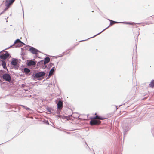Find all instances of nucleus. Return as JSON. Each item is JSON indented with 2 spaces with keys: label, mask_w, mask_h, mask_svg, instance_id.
Here are the masks:
<instances>
[{
  "label": "nucleus",
  "mask_w": 154,
  "mask_h": 154,
  "mask_svg": "<svg viewBox=\"0 0 154 154\" xmlns=\"http://www.w3.org/2000/svg\"><path fill=\"white\" fill-rule=\"evenodd\" d=\"M10 56V57H11L9 54L6 51L3 50L0 52V58H8Z\"/></svg>",
  "instance_id": "nucleus-1"
},
{
  "label": "nucleus",
  "mask_w": 154,
  "mask_h": 154,
  "mask_svg": "<svg viewBox=\"0 0 154 154\" xmlns=\"http://www.w3.org/2000/svg\"><path fill=\"white\" fill-rule=\"evenodd\" d=\"M38 58H40V57H38Z\"/></svg>",
  "instance_id": "nucleus-33"
},
{
  "label": "nucleus",
  "mask_w": 154,
  "mask_h": 154,
  "mask_svg": "<svg viewBox=\"0 0 154 154\" xmlns=\"http://www.w3.org/2000/svg\"><path fill=\"white\" fill-rule=\"evenodd\" d=\"M2 66H3V68L5 69H7V68L6 67V63H5V62L3 61H2Z\"/></svg>",
  "instance_id": "nucleus-15"
},
{
  "label": "nucleus",
  "mask_w": 154,
  "mask_h": 154,
  "mask_svg": "<svg viewBox=\"0 0 154 154\" xmlns=\"http://www.w3.org/2000/svg\"><path fill=\"white\" fill-rule=\"evenodd\" d=\"M95 115H97V113H95Z\"/></svg>",
  "instance_id": "nucleus-32"
},
{
  "label": "nucleus",
  "mask_w": 154,
  "mask_h": 154,
  "mask_svg": "<svg viewBox=\"0 0 154 154\" xmlns=\"http://www.w3.org/2000/svg\"><path fill=\"white\" fill-rule=\"evenodd\" d=\"M62 56V55H60L58 56L57 57H56V58H57V57H61Z\"/></svg>",
  "instance_id": "nucleus-24"
},
{
  "label": "nucleus",
  "mask_w": 154,
  "mask_h": 154,
  "mask_svg": "<svg viewBox=\"0 0 154 154\" xmlns=\"http://www.w3.org/2000/svg\"><path fill=\"white\" fill-rule=\"evenodd\" d=\"M29 51L31 53L35 54H37L38 52H40L38 50L33 47L30 48Z\"/></svg>",
  "instance_id": "nucleus-6"
},
{
  "label": "nucleus",
  "mask_w": 154,
  "mask_h": 154,
  "mask_svg": "<svg viewBox=\"0 0 154 154\" xmlns=\"http://www.w3.org/2000/svg\"><path fill=\"white\" fill-rule=\"evenodd\" d=\"M6 10H4L0 14V15L1 14H3V13H4L5 11Z\"/></svg>",
  "instance_id": "nucleus-23"
},
{
  "label": "nucleus",
  "mask_w": 154,
  "mask_h": 154,
  "mask_svg": "<svg viewBox=\"0 0 154 154\" xmlns=\"http://www.w3.org/2000/svg\"><path fill=\"white\" fill-rule=\"evenodd\" d=\"M0 73H4V72H3V71H1L0 72Z\"/></svg>",
  "instance_id": "nucleus-25"
},
{
  "label": "nucleus",
  "mask_w": 154,
  "mask_h": 154,
  "mask_svg": "<svg viewBox=\"0 0 154 154\" xmlns=\"http://www.w3.org/2000/svg\"><path fill=\"white\" fill-rule=\"evenodd\" d=\"M15 0H10L8 1H6V6H8L11 4Z\"/></svg>",
  "instance_id": "nucleus-10"
},
{
  "label": "nucleus",
  "mask_w": 154,
  "mask_h": 154,
  "mask_svg": "<svg viewBox=\"0 0 154 154\" xmlns=\"http://www.w3.org/2000/svg\"><path fill=\"white\" fill-rule=\"evenodd\" d=\"M118 23V22H115V23Z\"/></svg>",
  "instance_id": "nucleus-29"
},
{
  "label": "nucleus",
  "mask_w": 154,
  "mask_h": 154,
  "mask_svg": "<svg viewBox=\"0 0 154 154\" xmlns=\"http://www.w3.org/2000/svg\"><path fill=\"white\" fill-rule=\"evenodd\" d=\"M57 109L59 110H61L63 107V102L60 100L57 103Z\"/></svg>",
  "instance_id": "nucleus-8"
},
{
  "label": "nucleus",
  "mask_w": 154,
  "mask_h": 154,
  "mask_svg": "<svg viewBox=\"0 0 154 154\" xmlns=\"http://www.w3.org/2000/svg\"><path fill=\"white\" fill-rule=\"evenodd\" d=\"M45 75V73L44 72H41L36 73L34 75H33V76H34L33 78L35 77L38 78L44 76Z\"/></svg>",
  "instance_id": "nucleus-3"
},
{
  "label": "nucleus",
  "mask_w": 154,
  "mask_h": 154,
  "mask_svg": "<svg viewBox=\"0 0 154 154\" xmlns=\"http://www.w3.org/2000/svg\"><path fill=\"white\" fill-rule=\"evenodd\" d=\"M21 106H22L23 107L25 108L27 110H28V109H29L28 108H27V107H25V106H23V105H21Z\"/></svg>",
  "instance_id": "nucleus-20"
},
{
  "label": "nucleus",
  "mask_w": 154,
  "mask_h": 154,
  "mask_svg": "<svg viewBox=\"0 0 154 154\" xmlns=\"http://www.w3.org/2000/svg\"><path fill=\"white\" fill-rule=\"evenodd\" d=\"M123 128L124 130V132H125L130 129V128L128 125L126 124H125L123 125Z\"/></svg>",
  "instance_id": "nucleus-7"
},
{
  "label": "nucleus",
  "mask_w": 154,
  "mask_h": 154,
  "mask_svg": "<svg viewBox=\"0 0 154 154\" xmlns=\"http://www.w3.org/2000/svg\"><path fill=\"white\" fill-rule=\"evenodd\" d=\"M48 110V111L50 112V113H52V112H51V109H50L49 108L48 109H47Z\"/></svg>",
  "instance_id": "nucleus-21"
},
{
  "label": "nucleus",
  "mask_w": 154,
  "mask_h": 154,
  "mask_svg": "<svg viewBox=\"0 0 154 154\" xmlns=\"http://www.w3.org/2000/svg\"><path fill=\"white\" fill-rule=\"evenodd\" d=\"M93 119H98L101 120H103L105 119V118H103L102 117L99 116L98 115H97L95 117H94Z\"/></svg>",
  "instance_id": "nucleus-14"
},
{
  "label": "nucleus",
  "mask_w": 154,
  "mask_h": 154,
  "mask_svg": "<svg viewBox=\"0 0 154 154\" xmlns=\"http://www.w3.org/2000/svg\"><path fill=\"white\" fill-rule=\"evenodd\" d=\"M50 57H54V56H51Z\"/></svg>",
  "instance_id": "nucleus-31"
},
{
  "label": "nucleus",
  "mask_w": 154,
  "mask_h": 154,
  "mask_svg": "<svg viewBox=\"0 0 154 154\" xmlns=\"http://www.w3.org/2000/svg\"><path fill=\"white\" fill-rule=\"evenodd\" d=\"M109 26H108L104 30H103V31H102L101 32H100L98 34H97V35H95V36H93V37H94V36H95L98 35H99V34H100V33H101V32H102L103 31H104V30H105V29H107L108 27H109Z\"/></svg>",
  "instance_id": "nucleus-19"
},
{
  "label": "nucleus",
  "mask_w": 154,
  "mask_h": 154,
  "mask_svg": "<svg viewBox=\"0 0 154 154\" xmlns=\"http://www.w3.org/2000/svg\"><path fill=\"white\" fill-rule=\"evenodd\" d=\"M44 61H41V63H44L45 65L48 63L50 60V58H44Z\"/></svg>",
  "instance_id": "nucleus-9"
},
{
  "label": "nucleus",
  "mask_w": 154,
  "mask_h": 154,
  "mask_svg": "<svg viewBox=\"0 0 154 154\" xmlns=\"http://www.w3.org/2000/svg\"><path fill=\"white\" fill-rule=\"evenodd\" d=\"M125 23L127 24H130V25L132 24V23H130V22H125Z\"/></svg>",
  "instance_id": "nucleus-22"
},
{
  "label": "nucleus",
  "mask_w": 154,
  "mask_h": 154,
  "mask_svg": "<svg viewBox=\"0 0 154 154\" xmlns=\"http://www.w3.org/2000/svg\"><path fill=\"white\" fill-rule=\"evenodd\" d=\"M23 45H24V43L18 39H17L13 44V45H15L16 47L22 46Z\"/></svg>",
  "instance_id": "nucleus-2"
},
{
  "label": "nucleus",
  "mask_w": 154,
  "mask_h": 154,
  "mask_svg": "<svg viewBox=\"0 0 154 154\" xmlns=\"http://www.w3.org/2000/svg\"><path fill=\"white\" fill-rule=\"evenodd\" d=\"M109 20L110 21V25H113V24H115V21H112L111 20Z\"/></svg>",
  "instance_id": "nucleus-18"
},
{
  "label": "nucleus",
  "mask_w": 154,
  "mask_h": 154,
  "mask_svg": "<svg viewBox=\"0 0 154 154\" xmlns=\"http://www.w3.org/2000/svg\"><path fill=\"white\" fill-rule=\"evenodd\" d=\"M24 71L26 73H28L30 72V70L28 68H25L24 69Z\"/></svg>",
  "instance_id": "nucleus-16"
},
{
  "label": "nucleus",
  "mask_w": 154,
  "mask_h": 154,
  "mask_svg": "<svg viewBox=\"0 0 154 154\" xmlns=\"http://www.w3.org/2000/svg\"><path fill=\"white\" fill-rule=\"evenodd\" d=\"M150 85L152 87H154V80H153L150 82Z\"/></svg>",
  "instance_id": "nucleus-17"
},
{
  "label": "nucleus",
  "mask_w": 154,
  "mask_h": 154,
  "mask_svg": "<svg viewBox=\"0 0 154 154\" xmlns=\"http://www.w3.org/2000/svg\"><path fill=\"white\" fill-rule=\"evenodd\" d=\"M17 62L18 61L17 59L14 58V59L11 62V64L12 65L15 66L17 64Z\"/></svg>",
  "instance_id": "nucleus-12"
},
{
  "label": "nucleus",
  "mask_w": 154,
  "mask_h": 154,
  "mask_svg": "<svg viewBox=\"0 0 154 154\" xmlns=\"http://www.w3.org/2000/svg\"><path fill=\"white\" fill-rule=\"evenodd\" d=\"M6 58H0V59H5Z\"/></svg>",
  "instance_id": "nucleus-30"
},
{
  "label": "nucleus",
  "mask_w": 154,
  "mask_h": 154,
  "mask_svg": "<svg viewBox=\"0 0 154 154\" xmlns=\"http://www.w3.org/2000/svg\"><path fill=\"white\" fill-rule=\"evenodd\" d=\"M24 85H23V84H22V87H23L24 86Z\"/></svg>",
  "instance_id": "nucleus-28"
},
{
  "label": "nucleus",
  "mask_w": 154,
  "mask_h": 154,
  "mask_svg": "<svg viewBox=\"0 0 154 154\" xmlns=\"http://www.w3.org/2000/svg\"><path fill=\"white\" fill-rule=\"evenodd\" d=\"M3 79L8 82H10L11 80V77L8 74L5 73L3 74L2 76Z\"/></svg>",
  "instance_id": "nucleus-4"
},
{
  "label": "nucleus",
  "mask_w": 154,
  "mask_h": 154,
  "mask_svg": "<svg viewBox=\"0 0 154 154\" xmlns=\"http://www.w3.org/2000/svg\"><path fill=\"white\" fill-rule=\"evenodd\" d=\"M55 70V67H53L52 68L51 70H50L49 73V76H51L52 75L53 73L54 72Z\"/></svg>",
  "instance_id": "nucleus-13"
},
{
  "label": "nucleus",
  "mask_w": 154,
  "mask_h": 154,
  "mask_svg": "<svg viewBox=\"0 0 154 154\" xmlns=\"http://www.w3.org/2000/svg\"><path fill=\"white\" fill-rule=\"evenodd\" d=\"M36 64V62L33 61L31 60L29 61L27 63V65L28 66H30L31 65H34Z\"/></svg>",
  "instance_id": "nucleus-11"
},
{
  "label": "nucleus",
  "mask_w": 154,
  "mask_h": 154,
  "mask_svg": "<svg viewBox=\"0 0 154 154\" xmlns=\"http://www.w3.org/2000/svg\"><path fill=\"white\" fill-rule=\"evenodd\" d=\"M48 56H48V55H47V56L45 58H49V57H48Z\"/></svg>",
  "instance_id": "nucleus-26"
},
{
  "label": "nucleus",
  "mask_w": 154,
  "mask_h": 154,
  "mask_svg": "<svg viewBox=\"0 0 154 154\" xmlns=\"http://www.w3.org/2000/svg\"><path fill=\"white\" fill-rule=\"evenodd\" d=\"M90 122L91 125H99L101 123V121L99 120H91Z\"/></svg>",
  "instance_id": "nucleus-5"
},
{
  "label": "nucleus",
  "mask_w": 154,
  "mask_h": 154,
  "mask_svg": "<svg viewBox=\"0 0 154 154\" xmlns=\"http://www.w3.org/2000/svg\"><path fill=\"white\" fill-rule=\"evenodd\" d=\"M133 66H134V65H136V64H135L134 63H133Z\"/></svg>",
  "instance_id": "nucleus-27"
},
{
  "label": "nucleus",
  "mask_w": 154,
  "mask_h": 154,
  "mask_svg": "<svg viewBox=\"0 0 154 154\" xmlns=\"http://www.w3.org/2000/svg\"><path fill=\"white\" fill-rule=\"evenodd\" d=\"M6 22H7V20H6Z\"/></svg>",
  "instance_id": "nucleus-34"
}]
</instances>
